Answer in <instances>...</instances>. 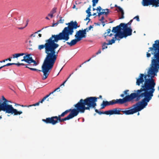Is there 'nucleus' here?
<instances>
[{"instance_id":"nucleus-1","label":"nucleus","mask_w":159,"mask_h":159,"mask_svg":"<svg viewBox=\"0 0 159 159\" xmlns=\"http://www.w3.org/2000/svg\"><path fill=\"white\" fill-rule=\"evenodd\" d=\"M66 24L68 26L65 27L61 32L58 34L52 35L49 39L45 40L44 44L38 46V49L41 50L44 48V52L46 54L42 66V70L30 67L31 65L36 66L37 65L36 61L30 56V54L24 56V59L21 60V61H24L28 63L25 65L26 68L33 71H42L43 73V80L48 78L57 60L59 51L56 52V49L59 47V45L57 43L60 40H63L64 42L68 41L70 39V35H72L74 33V29H76L80 26L76 21H71Z\"/></svg>"},{"instance_id":"nucleus-2","label":"nucleus","mask_w":159,"mask_h":159,"mask_svg":"<svg viewBox=\"0 0 159 159\" xmlns=\"http://www.w3.org/2000/svg\"><path fill=\"white\" fill-rule=\"evenodd\" d=\"M153 59L151 61V66L148 72V74L144 75L140 74L139 77L137 79L136 84L139 86L141 84H144L141 86L140 89L137 91L134 90L136 93H132L136 94L135 97L136 101L139 100L141 98H143L141 101L138 102L139 105L144 101L145 105L144 108L148 105L149 102L153 96V93L155 91L154 88L156 83L153 79L154 76L157 75V73L159 69V63H154L152 62Z\"/></svg>"},{"instance_id":"nucleus-3","label":"nucleus","mask_w":159,"mask_h":159,"mask_svg":"<svg viewBox=\"0 0 159 159\" xmlns=\"http://www.w3.org/2000/svg\"><path fill=\"white\" fill-rule=\"evenodd\" d=\"M98 99L97 97H90L84 99H81L74 106L77 108L79 113H84L85 110H90L91 109L95 108Z\"/></svg>"},{"instance_id":"nucleus-4","label":"nucleus","mask_w":159,"mask_h":159,"mask_svg":"<svg viewBox=\"0 0 159 159\" xmlns=\"http://www.w3.org/2000/svg\"><path fill=\"white\" fill-rule=\"evenodd\" d=\"M145 105L144 102L139 105V102L136 103L132 107L128 108L129 110H123V109L120 108H115L112 110L107 111L108 115H112L114 114L120 115V112H122L123 114L126 115H129L133 114L144 108Z\"/></svg>"},{"instance_id":"nucleus-5","label":"nucleus","mask_w":159,"mask_h":159,"mask_svg":"<svg viewBox=\"0 0 159 159\" xmlns=\"http://www.w3.org/2000/svg\"><path fill=\"white\" fill-rule=\"evenodd\" d=\"M132 29L130 27H128L127 24L121 23L119 25L113 27L112 32L116 33V36H119L120 39L126 37L132 34Z\"/></svg>"},{"instance_id":"nucleus-6","label":"nucleus","mask_w":159,"mask_h":159,"mask_svg":"<svg viewBox=\"0 0 159 159\" xmlns=\"http://www.w3.org/2000/svg\"><path fill=\"white\" fill-rule=\"evenodd\" d=\"M9 101L5 98L2 96L0 99V111H3L6 113H11L14 115H20L22 113L21 111H18L16 109H14L12 105L8 104Z\"/></svg>"},{"instance_id":"nucleus-7","label":"nucleus","mask_w":159,"mask_h":159,"mask_svg":"<svg viewBox=\"0 0 159 159\" xmlns=\"http://www.w3.org/2000/svg\"><path fill=\"white\" fill-rule=\"evenodd\" d=\"M135 95V93H131L130 95L126 96L125 98L122 99L113 100L109 102L103 101L101 104V109H104L106 106L109 105H112L116 104H122L126 102H130L134 99Z\"/></svg>"},{"instance_id":"nucleus-8","label":"nucleus","mask_w":159,"mask_h":159,"mask_svg":"<svg viewBox=\"0 0 159 159\" xmlns=\"http://www.w3.org/2000/svg\"><path fill=\"white\" fill-rule=\"evenodd\" d=\"M154 43L153 44L152 47L149 48V50L147 53V57H149L151 56V53L149 52L151 51V53L153 55L152 62L154 63H159V40H157L155 41Z\"/></svg>"},{"instance_id":"nucleus-9","label":"nucleus","mask_w":159,"mask_h":159,"mask_svg":"<svg viewBox=\"0 0 159 159\" xmlns=\"http://www.w3.org/2000/svg\"><path fill=\"white\" fill-rule=\"evenodd\" d=\"M61 117H62L59 115L58 116H53L51 117L47 118L45 119H43L42 121L47 124H50L52 125H54L58 122H62L70 119L71 116L70 115L62 119L61 118Z\"/></svg>"},{"instance_id":"nucleus-10","label":"nucleus","mask_w":159,"mask_h":159,"mask_svg":"<svg viewBox=\"0 0 159 159\" xmlns=\"http://www.w3.org/2000/svg\"><path fill=\"white\" fill-rule=\"evenodd\" d=\"M69 112H70L68 116H70L71 115V117L70 118V119L77 116L79 113L77 108H75L73 109H70L66 110L64 112L62 113L60 115L63 117Z\"/></svg>"},{"instance_id":"nucleus-11","label":"nucleus","mask_w":159,"mask_h":159,"mask_svg":"<svg viewBox=\"0 0 159 159\" xmlns=\"http://www.w3.org/2000/svg\"><path fill=\"white\" fill-rule=\"evenodd\" d=\"M143 6H148L152 5V7H159V0H144Z\"/></svg>"},{"instance_id":"nucleus-12","label":"nucleus","mask_w":159,"mask_h":159,"mask_svg":"<svg viewBox=\"0 0 159 159\" xmlns=\"http://www.w3.org/2000/svg\"><path fill=\"white\" fill-rule=\"evenodd\" d=\"M75 37V38L77 39L80 41L82 38H85L86 37V35H85L81 30H80L76 32Z\"/></svg>"},{"instance_id":"nucleus-13","label":"nucleus","mask_w":159,"mask_h":159,"mask_svg":"<svg viewBox=\"0 0 159 159\" xmlns=\"http://www.w3.org/2000/svg\"><path fill=\"white\" fill-rule=\"evenodd\" d=\"M115 36L116 34L114 35V37H113L111 39L108 41V42L107 43V44L111 45L115 43L116 40H120L121 39L119 36L116 37Z\"/></svg>"},{"instance_id":"nucleus-14","label":"nucleus","mask_w":159,"mask_h":159,"mask_svg":"<svg viewBox=\"0 0 159 159\" xmlns=\"http://www.w3.org/2000/svg\"><path fill=\"white\" fill-rule=\"evenodd\" d=\"M109 9H103L102 10V11L99 12L98 13V16L99 17L102 14H105L106 16H107L109 13Z\"/></svg>"},{"instance_id":"nucleus-15","label":"nucleus","mask_w":159,"mask_h":159,"mask_svg":"<svg viewBox=\"0 0 159 159\" xmlns=\"http://www.w3.org/2000/svg\"><path fill=\"white\" fill-rule=\"evenodd\" d=\"M80 41L78 39L75 38V39L72 40L70 42H67L66 43L70 46H72L75 45L77 42Z\"/></svg>"},{"instance_id":"nucleus-16","label":"nucleus","mask_w":159,"mask_h":159,"mask_svg":"<svg viewBox=\"0 0 159 159\" xmlns=\"http://www.w3.org/2000/svg\"><path fill=\"white\" fill-rule=\"evenodd\" d=\"M115 7H117L118 9V11H120L121 13V16L119 18L120 19H122L124 18V13L122 9L119 6H118L116 5H115Z\"/></svg>"},{"instance_id":"nucleus-17","label":"nucleus","mask_w":159,"mask_h":159,"mask_svg":"<svg viewBox=\"0 0 159 159\" xmlns=\"http://www.w3.org/2000/svg\"><path fill=\"white\" fill-rule=\"evenodd\" d=\"M107 32L105 33L104 34V38L106 39H107V36L111 37L113 35V34H109L111 31V30L110 29H108L107 30Z\"/></svg>"},{"instance_id":"nucleus-18","label":"nucleus","mask_w":159,"mask_h":159,"mask_svg":"<svg viewBox=\"0 0 159 159\" xmlns=\"http://www.w3.org/2000/svg\"><path fill=\"white\" fill-rule=\"evenodd\" d=\"M48 97V95H46L43 98L41 101H39L37 102L36 103L33 104V105H34V106L39 105L40 103H42Z\"/></svg>"},{"instance_id":"nucleus-19","label":"nucleus","mask_w":159,"mask_h":159,"mask_svg":"<svg viewBox=\"0 0 159 159\" xmlns=\"http://www.w3.org/2000/svg\"><path fill=\"white\" fill-rule=\"evenodd\" d=\"M93 25H90L89 27V29H88V28L84 29L83 30H81V31L83 32L84 34L85 35H86V32H88L89 30H90L91 29L93 28Z\"/></svg>"},{"instance_id":"nucleus-20","label":"nucleus","mask_w":159,"mask_h":159,"mask_svg":"<svg viewBox=\"0 0 159 159\" xmlns=\"http://www.w3.org/2000/svg\"><path fill=\"white\" fill-rule=\"evenodd\" d=\"M95 111L96 113H98L99 115H101L102 114H105L108 115L107 111H99L97 109H95Z\"/></svg>"},{"instance_id":"nucleus-21","label":"nucleus","mask_w":159,"mask_h":159,"mask_svg":"<svg viewBox=\"0 0 159 159\" xmlns=\"http://www.w3.org/2000/svg\"><path fill=\"white\" fill-rule=\"evenodd\" d=\"M25 54L24 53H16L13 55V58H17L20 56H23Z\"/></svg>"},{"instance_id":"nucleus-22","label":"nucleus","mask_w":159,"mask_h":159,"mask_svg":"<svg viewBox=\"0 0 159 159\" xmlns=\"http://www.w3.org/2000/svg\"><path fill=\"white\" fill-rule=\"evenodd\" d=\"M109 45V44H107V43H106L105 42L102 45V49L103 50L104 49L107 48V45Z\"/></svg>"},{"instance_id":"nucleus-23","label":"nucleus","mask_w":159,"mask_h":159,"mask_svg":"<svg viewBox=\"0 0 159 159\" xmlns=\"http://www.w3.org/2000/svg\"><path fill=\"white\" fill-rule=\"evenodd\" d=\"M14 63H8L6 65H3V66H2L1 67H0V69H1L2 68H3L4 67L12 65H14Z\"/></svg>"},{"instance_id":"nucleus-24","label":"nucleus","mask_w":159,"mask_h":159,"mask_svg":"<svg viewBox=\"0 0 159 159\" xmlns=\"http://www.w3.org/2000/svg\"><path fill=\"white\" fill-rule=\"evenodd\" d=\"M98 0H92V6L93 7H94L96 6V4L98 3Z\"/></svg>"},{"instance_id":"nucleus-25","label":"nucleus","mask_w":159,"mask_h":159,"mask_svg":"<svg viewBox=\"0 0 159 159\" xmlns=\"http://www.w3.org/2000/svg\"><path fill=\"white\" fill-rule=\"evenodd\" d=\"M56 9L57 8H56L54 7L52 9V10L50 12L51 13L53 14L54 13L56 12Z\"/></svg>"},{"instance_id":"nucleus-26","label":"nucleus","mask_w":159,"mask_h":159,"mask_svg":"<svg viewBox=\"0 0 159 159\" xmlns=\"http://www.w3.org/2000/svg\"><path fill=\"white\" fill-rule=\"evenodd\" d=\"M74 72H73L71 74H70L69 76L67 78V79H66V80L61 85V86H64V84L67 81V80L70 78V76H71V75L73 74Z\"/></svg>"},{"instance_id":"nucleus-27","label":"nucleus","mask_w":159,"mask_h":159,"mask_svg":"<svg viewBox=\"0 0 159 159\" xmlns=\"http://www.w3.org/2000/svg\"><path fill=\"white\" fill-rule=\"evenodd\" d=\"M59 17L60 18V20H59L58 21V22L59 23V24L63 23L64 21V19H62V17L61 16H60Z\"/></svg>"},{"instance_id":"nucleus-28","label":"nucleus","mask_w":159,"mask_h":159,"mask_svg":"<svg viewBox=\"0 0 159 159\" xmlns=\"http://www.w3.org/2000/svg\"><path fill=\"white\" fill-rule=\"evenodd\" d=\"M104 20V17L103 16H102L101 19L100 20L101 22L103 24V26H104V25H105L104 22L103 21Z\"/></svg>"},{"instance_id":"nucleus-29","label":"nucleus","mask_w":159,"mask_h":159,"mask_svg":"<svg viewBox=\"0 0 159 159\" xmlns=\"http://www.w3.org/2000/svg\"><path fill=\"white\" fill-rule=\"evenodd\" d=\"M60 89V87L57 88L55 90H54L53 92L50 93L49 94L47 95H48V97L51 94H53L54 92H55L56 91L58 90V89Z\"/></svg>"},{"instance_id":"nucleus-30","label":"nucleus","mask_w":159,"mask_h":159,"mask_svg":"<svg viewBox=\"0 0 159 159\" xmlns=\"http://www.w3.org/2000/svg\"><path fill=\"white\" fill-rule=\"evenodd\" d=\"M14 65H17V66H19L21 65L22 66H25L26 65H25L24 64H23V63H14Z\"/></svg>"},{"instance_id":"nucleus-31","label":"nucleus","mask_w":159,"mask_h":159,"mask_svg":"<svg viewBox=\"0 0 159 159\" xmlns=\"http://www.w3.org/2000/svg\"><path fill=\"white\" fill-rule=\"evenodd\" d=\"M91 7V6L89 5V7L88 8L87 10H86V13L90 12Z\"/></svg>"},{"instance_id":"nucleus-32","label":"nucleus","mask_w":159,"mask_h":159,"mask_svg":"<svg viewBox=\"0 0 159 159\" xmlns=\"http://www.w3.org/2000/svg\"><path fill=\"white\" fill-rule=\"evenodd\" d=\"M136 19V20L138 21H140L139 16H137L134 17L133 18V19Z\"/></svg>"},{"instance_id":"nucleus-33","label":"nucleus","mask_w":159,"mask_h":159,"mask_svg":"<svg viewBox=\"0 0 159 159\" xmlns=\"http://www.w3.org/2000/svg\"><path fill=\"white\" fill-rule=\"evenodd\" d=\"M97 11H99V12H101V10H102V8L100 6H98V7L96 9Z\"/></svg>"},{"instance_id":"nucleus-34","label":"nucleus","mask_w":159,"mask_h":159,"mask_svg":"<svg viewBox=\"0 0 159 159\" xmlns=\"http://www.w3.org/2000/svg\"><path fill=\"white\" fill-rule=\"evenodd\" d=\"M89 20L87 23V24H88V23H89V22L90 21V19L89 18V17H86V18L84 19V20Z\"/></svg>"},{"instance_id":"nucleus-35","label":"nucleus","mask_w":159,"mask_h":159,"mask_svg":"<svg viewBox=\"0 0 159 159\" xmlns=\"http://www.w3.org/2000/svg\"><path fill=\"white\" fill-rule=\"evenodd\" d=\"M133 20H131L128 23L125 24H127V26L128 25H130L131 24Z\"/></svg>"},{"instance_id":"nucleus-36","label":"nucleus","mask_w":159,"mask_h":159,"mask_svg":"<svg viewBox=\"0 0 159 159\" xmlns=\"http://www.w3.org/2000/svg\"><path fill=\"white\" fill-rule=\"evenodd\" d=\"M129 91L128 90H126L124 92V93L125 95L128 94V92Z\"/></svg>"},{"instance_id":"nucleus-37","label":"nucleus","mask_w":159,"mask_h":159,"mask_svg":"<svg viewBox=\"0 0 159 159\" xmlns=\"http://www.w3.org/2000/svg\"><path fill=\"white\" fill-rule=\"evenodd\" d=\"M48 16L51 17V18H52L53 16V14L51 13L50 12V13L48 14Z\"/></svg>"},{"instance_id":"nucleus-38","label":"nucleus","mask_w":159,"mask_h":159,"mask_svg":"<svg viewBox=\"0 0 159 159\" xmlns=\"http://www.w3.org/2000/svg\"><path fill=\"white\" fill-rule=\"evenodd\" d=\"M86 13L88 14L87 16V17H90L91 16H92L91 12H88V13Z\"/></svg>"},{"instance_id":"nucleus-39","label":"nucleus","mask_w":159,"mask_h":159,"mask_svg":"<svg viewBox=\"0 0 159 159\" xmlns=\"http://www.w3.org/2000/svg\"><path fill=\"white\" fill-rule=\"evenodd\" d=\"M59 24L58 22L57 21V23H53L52 24V26H57L58 25V24Z\"/></svg>"},{"instance_id":"nucleus-40","label":"nucleus","mask_w":159,"mask_h":159,"mask_svg":"<svg viewBox=\"0 0 159 159\" xmlns=\"http://www.w3.org/2000/svg\"><path fill=\"white\" fill-rule=\"evenodd\" d=\"M101 50L100 49L98 51L96 52V55H98V54H100L101 53Z\"/></svg>"},{"instance_id":"nucleus-41","label":"nucleus","mask_w":159,"mask_h":159,"mask_svg":"<svg viewBox=\"0 0 159 159\" xmlns=\"http://www.w3.org/2000/svg\"><path fill=\"white\" fill-rule=\"evenodd\" d=\"M6 61H7V59H5V60H3L2 61H0V63L4 62H5Z\"/></svg>"},{"instance_id":"nucleus-42","label":"nucleus","mask_w":159,"mask_h":159,"mask_svg":"<svg viewBox=\"0 0 159 159\" xmlns=\"http://www.w3.org/2000/svg\"><path fill=\"white\" fill-rule=\"evenodd\" d=\"M120 96L121 97H122V98H124V96H125V94H121L120 95Z\"/></svg>"},{"instance_id":"nucleus-43","label":"nucleus","mask_w":159,"mask_h":159,"mask_svg":"<svg viewBox=\"0 0 159 159\" xmlns=\"http://www.w3.org/2000/svg\"><path fill=\"white\" fill-rule=\"evenodd\" d=\"M29 20H26V25L25 26V27H26L27 26V25L28 24V23L29 22Z\"/></svg>"},{"instance_id":"nucleus-44","label":"nucleus","mask_w":159,"mask_h":159,"mask_svg":"<svg viewBox=\"0 0 159 159\" xmlns=\"http://www.w3.org/2000/svg\"><path fill=\"white\" fill-rule=\"evenodd\" d=\"M35 33L33 34H32L31 35H30V37H34L35 36Z\"/></svg>"},{"instance_id":"nucleus-45","label":"nucleus","mask_w":159,"mask_h":159,"mask_svg":"<svg viewBox=\"0 0 159 159\" xmlns=\"http://www.w3.org/2000/svg\"><path fill=\"white\" fill-rule=\"evenodd\" d=\"M11 58H12V57H11V58H9L7 59V61L9 60V61H11Z\"/></svg>"},{"instance_id":"nucleus-46","label":"nucleus","mask_w":159,"mask_h":159,"mask_svg":"<svg viewBox=\"0 0 159 159\" xmlns=\"http://www.w3.org/2000/svg\"><path fill=\"white\" fill-rule=\"evenodd\" d=\"M33 106H34V105H33V104L31 105H28V107H31Z\"/></svg>"},{"instance_id":"nucleus-47","label":"nucleus","mask_w":159,"mask_h":159,"mask_svg":"<svg viewBox=\"0 0 159 159\" xmlns=\"http://www.w3.org/2000/svg\"><path fill=\"white\" fill-rule=\"evenodd\" d=\"M25 26L24 27H21V28H19L18 29H20V30H21V29H23L24 28H25Z\"/></svg>"},{"instance_id":"nucleus-48","label":"nucleus","mask_w":159,"mask_h":159,"mask_svg":"<svg viewBox=\"0 0 159 159\" xmlns=\"http://www.w3.org/2000/svg\"><path fill=\"white\" fill-rule=\"evenodd\" d=\"M41 30H39L37 32H36L35 33V34L37 33L38 32H40L41 31Z\"/></svg>"},{"instance_id":"nucleus-49","label":"nucleus","mask_w":159,"mask_h":159,"mask_svg":"<svg viewBox=\"0 0 159 159\" xmlns=\"http://www.w3.org/2000/svg\"><path fill=\"white\" fill-rule=\"evenodd\" d=\"M38 35L39 37H41L42 36V34H39Z\"/></svg>"},{"instance_id":"nucleus-50","label":"nucleus","mask_w":159,"mask_h":159,"mask_svg":"<svg viewBox=\"0 0 159 159\" xmlns=\"http://www.w3.org/2000/svg\"><path fill=\"white\" fill-rule=\"evenodd\" d=\"M45 19L48 20H49V18L47 16L45 17Z\"/></svg>"},{"instance_id":"nucleus-51","label":"nucleus","mask_w":159,"mask_h":159,"mask_svg":"<svg viewBox=\"0 0 159 159\" xmlns=\"http://www.w3.org/2000/svg\"><path fill=\"white\" fill-rule=\"evenodd\" d=\"M144 0H143L142 2V5H143V4H144Z\"/></svg>"},{"instance_id":"nucleus-52","label":"nucleus","mask_w":159,"mask_h":159,"mask_svg":"<svg viewBox=\"0 0 159 159\" xmlns=\"http://www.w3.org/2000/svg\"><path fill=\"white\" fill-rule=\"evenodd\" d=\"M91 59V58H90L87 61H85V62H88Z\"/></svg>"},{"instance_id":"nucleus-53","label":"nucleus","mask_w":159,"mask_h":159,"mask_svg":"<svg viewBox=\"0 0 159 159\" xmlns=\"http://www.w3.org/2000/svg\"><path fill=\"white\" fill-rule=\"evenodd\" d=\"M75 7H76L75 5H74L73 6V8L74 9V8H75Z\"/></svg>"},{"instance_id":"nucleus-54","label":"nucleus","mask_w":159,"mask_h":159,"mask_svg":"<svg viewBox=\"0 0 159 159\" xmlns=\"http://www.w3.org/2000/svg\"><path fill=\"white\" fill-rule=\"evenodd\" d=\"M96 56L95 55H93L92 56V58H93L94 57H95Z\"/></svg>"},{"instance_id":"nucleus-55","label":"nucleus","mask_w":159,"mask_h":159,"mask_svg":"<svg viewBox=\"0 0 159 159\" xmlns=\"http://www.w3.org/2000/svg\"><path fill=\"white\" fill-rule=\"evenodd\" d=\"M29 42L30 43V45L31 46L32 45L30 44V43H31V41L30 40L29 41Z\"/></svg>"},{"instance_id":"nucleus-56","label":"nucleus","mask_w":159,"mask_h":159,"mask_svg":"<svg viewBox=\"0 0 159 159\" xmlns=\"http://www.w3.org/2000/svg\"><path fill=\"white\" fill-rule=\"evenodd\" d=\"M96 14V13H93V15L94 16Z\"/></svg>"},{"instance_id":"nucleus-57","label":"nucleus","mask_w":159,"mask_h":159,"mask_svg":"<svg viewBox=\"0 0 159 159\" xmlns=\"http://www.w3.org/2000/svg\"><path fill=\"white\" fill-rule=\"evenodd\" d=\"M102 98V96L101 95H100L99 96V98Z\"/></svg>"},{"instance_id":"nucleus-58","label":"nucleus","mask_w":159,"mask_h":159,"mask_svg":"<svg viewBox=\"0 0 159 159\" xmlns=\"http://www.w3.org/2000/svg\"><path fill=\"white\" fill-rule=\"evenodd\" d=\"M96 10V9H95V8H93V11H94L95 10Z\"/></svg>"},{"instance_id":"nucleus-59","label":"nucleus","mask_w":159,"mask_h":159,"mask_svg":"<svg viewBox=\"0 0 159 159\" xmlns=\"http://www.w3.org/2000/svg\"><path fill=\"white\" fill-rule=\"evenodd\" d=\"M24 107H28V105H25L24 106Z\"/></svg>"},{"instance_id":"nucleus-60","label":"nucleus","mask_w":159,"mask_h":159,"mask_svg":"<svg viewBox=\"0 0 159 159\" xmlns=\"http://www.w3.org/2000/svg\"><path fill=\"white\" fill-rule=\"evenodd\" d=\"M2 118V116H0V120H1Z\"/></svg>"},{"instance_id":"nucleus-61","label":"nucleus","mask_w":159,"mask_h":159,"mask_svg":"<svg viewBox=\"0 0 159 159\" xmlns=\"http://www.w3.org/2000/svg\"><path fill=\"white\" fill-rule=\"evenodd\" d=\"M139 114H139V112H138V114H137V115H139Z\"/></svg>"},{"instance_id":"nucleus-62","label":"nucleus","mask_w":159,"mask_h":159,"mask_svg":"<svg viewBox=\"0 0 159 159\" xmlns=\"http://www.w3.org/2000/svg\"><path fill=\"white\" fill-rule=\"evenodd\" d=\"M24 105H22L21 106V107H24Z\"/></svg>"},{"instance_id":"nucleus-63","label":"nucleus","mask_w":159,"mask_h":159,"mask_svg":"<svg viewBox=\"0 0 159 159\" xmlns=\"http://www.w3.org/2000/svg\"><path fill=\"white\" fill-rule=\"evenodd\" d=\"M77 69H78L77 68H76V69H75V70H77Z\"/></svg>"},{"instance_id":"nucleus-64","label":"nucleus","mask_w":159,"mask_h":159,"mask_svg":"<svg viewBox=\"0 0 159 159\" xmlns=\"http://www.w3.org/2000/svg\"><path fill=\"white\" fill-rule=\"evenodd\" d=\"M81 65H80V66H79V67H81Z\"/></svg>"}]
</instances>
